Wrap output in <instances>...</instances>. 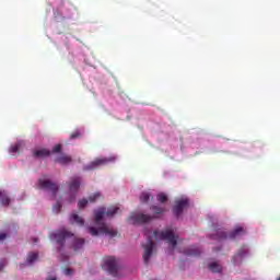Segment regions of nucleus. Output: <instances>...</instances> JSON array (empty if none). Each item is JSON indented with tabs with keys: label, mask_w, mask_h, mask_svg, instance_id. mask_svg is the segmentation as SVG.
<instances>
[{
	"label": "nucleus",
	"mask_w": 280,
	"mask_h": 280,
	"mask_svg": "<svg viewBox=\"0 0 280 280\" xmlns=\"http://www.w3.org/2000/svg\"><path fill=\"white\" fill-rule=\"evenodd\" d=\"M119 211V207L117 206H112L107 209L102 207L98 208L95 211V224H101V226L97 229L95 228H89V233H91L93 236H97L100 235V233H102L103 235H108L109 237H116L117 235V230L110 228V225L106 224V223H102V220H104V215H106L107 218H113V215H115V213H117Z\"/></svg>",
	"instance_id": "1"
},
{
	"label": "nucleus",
	"mask_w": 280,
	"mask_h": 280,
	"mask_svg": "<svg viewBox=\"0 0 280 280\" xmlns=\"http://www.w3.org/2000/svg\"><path fill=\"white\" fill-rule=\"evenodd\" d=\"M242 235H246V230L242 226H237L232 232L226 234L223 229H219L215 234H211V240H218L222 242V240H237V237H242Z\"/></svg>",
	"instance_id": "2"
},
{
	"label": "nucleus",
	"mask_w": 280,
	"mask_h": 280,
	"mask_svg": "<svg viewBox=\"0 0 280 280\" xmlns=\"http://www.w3.org/2000/svg\"><path fill=\"white\" fill-rule=\"evenodd\" d=\"M153 235L155 240H164L168 243V246H172L174 248L175 246H178V236L174 234V231L172 230H165L162 232L154 231Z\"/></svg>",
	"instance_id": "3"
},
{
	"label": "nucleus",
	"mask_w": 280,
	"mask_h": 280,
	"mask_svg": "<svg viewBox=\"0 0 280 280\" xmlns=\"http://www.w3.org/2000/svg\"><path fill=\"white\" fill-rule=\"evenodd\" d=\"M68 237H73V234L66 230H59L49 235V240H52L58 244L59 250L65 247V242H67Z\"/></svg>",
	"instance_id": "4"
},
{
	"label": "nucleus",
	"mask_w": 280,
	"mask_h": 280,
	"mask_svg": "<svg viewBox=\"0 0 280 280\" xmlns=\"http://www.w3.org/2000/svg\"><path fill=\"white\" fill-rule=\"evenodd\" d=\"M103 269L106 270L113 277H117V259L113 256H107L104 258Z\"/></svg>",
	"instance_id": "5"
},
{
	"label": "nucleus",
	"mask_w": 280,
	"mask_h": 280,
	"mask_svg": "<svg viewBox=\"0 0 280 280\" xmlns=\"http://www.w3.org/2000/svg\"><path fill=\"white\" fill-rule=\"evenodd\" d=\"M110 161H115V158H98L92 161L90 164L85 165L83 170L89 172L91 170H97V167H102V165H108Z\"/></svg>",
	"instance_id": "6"
},
{
	"label": "nucleus",
	"mask_w": 280,
	"mask_h": 280,
	"mask_svg": "<svg viewBox=\"0 0 280 280\" xmlns=\"http://www.w3.org/2000/svg\"><path fill=\"white\" fill-rule=\"evenodd\" d=\"M156 215H150L144 213H132L129 218L130 221L133 222V224H148V222H152Z\"/></svg>",
	"instance_id": "7"
},
{
	"label": "nucleus",
	"mask_w": 280,
	"mask_h": 280,
	"mask_svg": "<svg viewBox=\"0 0 280 280\" xmlns=\"http://www.w3.org/2000/svg\"><path fill=\"white\" fill-rule=\"evenodd\" d=\"M144 248L143 261L148 266L150 264V257H152V253H154V241L152 236H148V242L145 245H142Z\"/></svg>",
	"instance_id": "8"
},
{
	"label": "nucleus",
	"mask_w": 280,
	"mask_h": 280,
	"mask_svg": "<svg viewBox=\"0 0 280 280\" xmlns=\"http://www.w3.org/2000/svg\"><path fill=\"white\" fill-rule=\"evenodd\" d=\"M187 207H189V199H187V198L177 199L175 201V206L173 208L174 215H176V218H180V215L183 214V211H185V209H187Z\"/></svg>",
	"instance_id": "9"
},
{
	"label": "nucleus",
	"mask_w": 280,
	"mask_h": 280,
	"mask_svg": "<svg viewBox=\"0 0 280 280\" xmlns=\"http://www.w3.org/2000/svg\"><path fill=\"white\" fill-rule=\"evenodd\" d=\"M38 185L40 189H46L47 191H51L52 196H56V194H58V184L49 179H39Z\"/></svg>",
	"instance_id": "10"
},
{
	"label": "nucleus",
	"mask_w": 280,
	"mask_h": 280,
	"mask_svg": "<svg viewBox=\"0 0 280 280\" xmlns=\"http://www.w3.org/2000/svg\"><path fill=\"white\" fill-rule=\"evenodd\" d=\"M248 255V247L243 246L238 249L237 254L233 257V264L234 266H237V264L242 262V258L246 257Z\"/></svg>",
	"instance_id": "11"
},
{
	"label": "nucleus",
	"mask_w": 280,
	"mask_h": 280,
	"mask_svg": "<svg viewBox=\"0 0 280 280\" xmlns=\"http://www.w3.org/2000/svg\"><path fill=\"white\" fill-rule=\"evenodd\" d=\"M80 185H82V178L81 177H72L69 183V191H72L73 194H78V189H80Z\"/></svg>",
	"instance_id": "12"
},
{
	"label": "nucleus",
	"mask_w": 280,
	"mask_h": 280,
	"mask_svg": "<svg viewBox=\"0 0 280 280\" xmlns=\"http://www.w3.org/2000/svg\"><path fill=\"white\" fill-rule=\"evenodd\" d=\"M201 253L202 250L198 246H190L184 250V255H187V257H200Z\"/></svg>",
	"instance_id": "13"
},
{
	"label": "nucleus",
	"mask_w": 280,
	"mask_h": 280,
	"mask_svg": "<svg viewBox=\"0 0 280 280\" xmlns=\"http://www.w3.org/2000/svg\"><path fill=\"white\" fill-rule=\"evenodd\" d=\"M72 248L75 253H78V250H82V248H84V238L74 237Z\"/></svg>",
	"instance_id": "14"
},
{
	"label": "nucleus",
	"mask_w": 280,
	"mask_h": 280,
	"mask_svg": "<svg viewBox=\"0 0 280 280\" xmlns=\"http://www.w3.org/2000/svg\"><path fill=\"white\" fill-rule=\"evenodd\" d=\"M11 202L10 196H8V192L5 190H0V203L2 207H9Z\"/></svg>",
	"instance_id": "15"
},
{
	"label": "nucleus",
	"mask_w": 280,
	"mask_h": 280,
	"mask_svg": "<svg viewBox=\"0 0 280 280\" xmlns=\"http://www.w3.org/2000/svg\"><path fill=\"white\" fill-rule=\"evenodd\" d=\"M49 154H51V152L47 149H39L34 151L33 156H35V159H45L47 156H49Z\"/></svg>",
	"instance_id": "16"
},
{
	"label": "nucleus",
	"mask_w": 280,
	"mask_h": 280,
	"mask_svg": "<svg viewBox=\"0 0 280 280\" xmlns=\"http://www.w3.org/2000/svg\"><path fill=\"white\" fill-rule=\"evenodd\" d=\"M70 222L71 224H79V226H84V219H82L77 213L70 215Z\"/></svg>",
	"instance_id": "17"
},
{
	"label": "nucleus",
	"mask_w": 280,
	"mask_h": 280,
	"mask_svg": "<svg viewBox=\"0 0 280 280\" xmlns=\"http://www.w3.org/2000/svg\"><path fill=\"white\" fill-rule=\"evenodd\" d=\"M57 163H60V165H69L71 163L72 159L69 155H60L57 158Z\"/></svg>",
	"instance_id": "18"
},
{
	"label": "nucleus",
	"mask_w": 280,
	"mask_h": 280,
	"mask_svg": "<svg viewBox=\"0 0 280 280\" xmlns=\"http://www.w3.org/2000/svg\"><path fill=\"white\" fill-rule=\"evenodd\" d=\"M36 259H38V253H30L26 258V264L32 266V262L36 261Z\"/></svg>",
	"instance_id": "19"
},
{
	"label": "nucleus",
	"mask_w": 280,
	"mask_h": 280,
	"mask_svg": "<svg viewBox=\"0 0 280 280\" xmlns=\"http://www.w3.org/2000/svg\"><path fill=\"white\" fill-rule=\"evenodd\" d=\"M209 268H210L211 272H222V266H220V264H218V262L210 264Z\"/></svg>",
	"instance_id": "20"
},
{
	"label": "nucleus",
	"mask_w": 280,
	"mask_h": 280,
	"mask_svg": "<svg viewBox=\"0 0 280 280\" xmlns=\"http://www.w3.org/2000/svg\"><path fill=\"white\" fill-rule=\"evenodd\" d=\"M151 211H154L155 215H161L162 213H165V209L159 206H151Z\"/></svg>",
	"instance_id": "21"
},
{
	"label": "nucleus",
	"mask_w": 280,
	"mask_h": 280,
	"mask_svg": "<svg viewBox=\"0 0 280 280\" xmlns=\"http://www.w3.org/2000/svg\"><path fill=\"white\" fill-rule=\"evenodd\" d=\"M150 198H151L150 192L144 191L140 195V202L142 203L150 202Z\"/></svg>",
	"instance_id": "22"
},
{
	"label": "nucleus",
	"mask_w": 280,
	"mask_h": 280,
	"mask_svg": "<svg viewBox=\"0 0 280 280\" xmlns=\"http://www.w3.org/2000/svg\"><path fill=\"white\" fill-rule=\"evenodd\" d=\"M98 198H102V192H95L89 197V202H97Z\"/></svg>",
	"instance_id": "23"
},
{
	"label": "nucleus",
	"mask_w": 280,
	"mask_h": 280,
	"mask_svg": "<svg viewBox=\"0 0 280 280\" xmlns=\"http://www.w3.org/2000/svg\"><path fill=\"white\" fill-rule=\"evenodd\" d=\"M158 201L162 202V203H165L167 201V195H165L164 192H160L158 195Z\"/></svg>",
	"instance_id": "24"
},
{
	"label": "nucleus",
	"mask_w": 280,
	"mask_h": 280,
	"mask_svg": "<svg viewBox=\"0 0 280 280\" xmlns=\"http://www.w3.org/2000/svg\"><path fill=\"white\" fill-rule=\"evenodd\" d=\"M62 209V203H60V201H58L54 207H52V211L54 213H60V210Z\"/></svg>",
	"instance_id": "25"
},
{
	"label": "nucleus",
	"mask_w": 280,
	"mask_h": 280,
	"mask_svg": "<svg viewBox=\"0 0 280 280\" xmlns=\"http://www.w3.org/2000/svg\"><path fill=\"white\" fill-rule=\"evenodd\" d=\"M86 205H89V199H81V200L78 202L79 209H84V207H86Z\"/></svg>",
	"instance_id": "26"
},
{
	"label": "nucleus",
	"mask_w": 280,
	"mask_h": 280,
	"mask_svg": "<svg viewBox=\"0 0 280 280\" xmlns=\"http://www.w3.org/2000/svg\"><path fill=\"white\" fill-rule=\"evenodd\" d=\"M82 137V132L80 130H75L70 135V139H80Z\"/></svg>",
	"instance_id": "27"
},
{
	"label": "nucleus",
	"mask_w": 280,
	"mask_h": 280,
	"mask_svg": "<svg viewBox=\"0 0 280 280\" xmlns=\"http://www.w3.org/2000/svg\"><path fill=\"white\" fill-rule=\"evenodd\" d=\"M10 154H16L19 152V144H14L9 149Z\"/></svg>",
	"instance_id": "28"
},
{
	"label": "nucleus",
	"mask_w": 280,
	"mask_h": 280,
	"mask_svg": "<svg viewBox=\"0 0 280 280\" xmlns=\"http://www.w3.org/2000/svg\"><path fill=\"white\" fill-rule=\"evenodd\" d=\"M62 151V144H56L52 149V152L56 154Z\"/></svg>",
	"instance_id": "29"
},
{
	"label": "nucleus",
	"mask_w": 280,
	"mask_h": 280,
	"mask_svg": "<svg viewBox=\"0 0 280 280\" xmlns=\"http://www.w3.org/2000/svg\"><path fill=\"white\" fill-rule=\"evenodd\" d=\"M8 266V260L7 259H1L0 260V272Z\"/></svg>",
	"instance_id": "30"
},
{
	"label": "nucleus",
	"mask_w": 280,
	"mask_h": 280,
	"mask_svg": "<svg viewBox=\"0 0 280 280\" xmlns=\"http://www.w3.org/2000/svg\"><path fill=\"white\" fill-rule=\"evenodd\" d=\"M63 275H66V277H71V275H73V269L71 268H66L63 270Z\"/></svg>",
	"instance_id": "31"
},
{
	"label": "nucleus",
	"mask_w": 280,
	"mask_h": 280,
	"mask_svg": "<svg viewBox=\"0 0 280 280\" xmlns=\"http://www.w3.org/2000/svg\"><path fill=\"white\" fill-rule=\"evenodd\" d=\"M5 237H8V234L1 233L0 234V242H3V240H5Z\"/></svg>",
	"instance_id": "32"
},
{
	"label": "nucleus",
	"mask_w": 280,
	"mask_h": 280,
	"mask_svg": "<svg viewBox=\"0 0 280 280\" xmlns=\"http://www.w3.org/2000/svg\"><path fill=\"white\" fill-rule=\"evenodd\" d=\"M75 200V196H73L72 198H70V202H73Z\"/></svg>",
	"instance_id": "33"
},
{
	"label": "nucleus",
	"mask_w": 280,
	"mask_h": 280,
	"mask_svg": "<svg viewBox=\"0 0 280 280\" xmlns=\"http://www.w3.org/2000/svg\"><path fill=\"white\" fill-rule=\"evenodd\" d=\"M47 280H57L56 278H48Z\"/></svg>",
	"instance_id": "34"
},
{
	"label": "nucleus",
	"mask_w": 280,
	"mask_h": 280,
	"mask_svg": "<svg viewBox=\"0 0 280 280\" xmlns=\"http://www.w3.org/2000/svg\"><path fill=\"white\" fill-rule=\"evenodd\" d=\"M35 242H38V240H37V238H35Z\"/></svg>",
	"instance_id": "35"
},
{
	"label": "nucleus",
	"mask_w": 280,
	"mask_h": 280,
	"mask_svg": "<svg viewBox=\"0 0 280 280\" xmlns=\"http://www.w3.org/2000/svg\"><path fill=\"white\" fill-rule=\"evenodd\" d=\"M277 280H280V277Z\"/></svg>",
	"instance_id": "36"
}]
</instances>
